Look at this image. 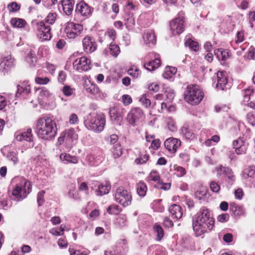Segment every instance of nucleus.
<instances>
[{"label":"nucleus","instance_id":"f257e3e1","mask_svg":"<svg viewBox=\"0 0 255 255\" xmlns=\"http://www.w3.org/2000/svg\"><path fill=\"white\" fill-rule=\"evenodd\" d=\"M214 225V220L208 209L202 208L193 218L192 227L197 236L204 234L206 229L211 230Z\"/></svg>","mask_w":255,"mask_h":255},{"label":"nucleus","instance_id":"f03ea898","mask_svg":"<svg viewBox=\"0 0 255 255\" xmlns=\"http://www.w3.org/2000/svg\"><path fill=\"white\" fill-rule=\"evenodd\" d=\"M36 131L39 138L44 140H51L54 138L57 133L56 124L49 117L39 118L36 121Z\"/></svg>","mask_w":255,"mask_h":255},{"label":"nucleus","instance_id":"7ed1b4c3","mask_svg":"<svg viewBox=\"0 0 255 255\" xmlns=\"http://www.w3.org/2000/svg\"><path fill=\"white\" fill-rule=\"evenodd\" d=\"M31 189L30 183L25 179L21 178L20 182L12 190L10 197L11 199L17 201L22 200L30 193Z\"/></svg>","mask_w":255,"mask_h":255},{"label":"nucleus","instance_id":"20e7f679","mask_svg":"<svg viewBox=\"0 0 255 255\" xmlns=\"http://www.w3.org/2000/svg\"><path fill=\"white\" fill-rule=\"evenodd\" d=\"M184 95L186 101L193 105L200 103L204 97L203 92L197 85L188 86Z\"/></svg>","mask_w":255,"mask_h":255},{"label":"nucleus","instance_id":"39448f33","mask_svg":"<svg viewBox=\"0 0 255 255\" xmlns=\"http://www.w3.org/2000/svg\"><path fill=\"white\" fill-rule=\"evenodd\" d=\"M86 124L89 128L99 132L102 131L105 125V119L103 115H89L86 121Z\"/></svg>","mask_w":255,"mask_h":255},{"label":"nucleus","instance_id":"423d86ee","mask_svg":"<svg viewBox=\"0 0 255 255\" xmlns=\"http://www.w3.org/2000/svg\"><path fill=\"white\" fill-rule=\"evenodd\" d=\"M115 199L117 203L126 207L131 204V195L124 187H120L116 191Z\"/></svg>","mask_w":255,"mask_h":255},{"label":"nucleus","instance_id":"0eeeda50","mask_svg":"<svg viewBox=\"0 0 255 255\" xmlns=\"http://www.w3.org/2000/svg\"><path fill=\"white\" fill-rule=\"evenodd\" d=\"M78 139V134L74 128H70L62 131L58 138V143L61 144L64 141L68 145H71Z\"/></svg>","mask_w":255,"mask_h":255},{"label":"nucleus","instance_id":"6e6552de","mask_svg":"<svg viewBox=\"0 0 255 255\" xmlns=\"http://www.w3.org/2000/svg\"><path fill=\"white\" fill-rule=\"evenodd\" d=\"M83 30L82 25L69 22L65 24L64 32L69 38H75L81 33Z\"/></svg>","mask_w":255,"mask_h":255},{"label":"nucleus","instance_id":"1a4fd4ad","mask_svg":"<svg viewBox=\"0 0 255 255\" xmlns=\"http://www.w3.org/2000/svg\"><path fill=\"white\" fill-rule=\"evenodd\" d=\"M143 112L139 108L131 109L126 117L127 121L133 127L137 125L139 120L143 117Z\"/></svg>","mask_w":255,"mask_h":255},{"label":"nucleus","instance_id":"9d476101","mask_svg":"<svg viewBox=\"0 0 255 255\" xmlns=\"http://www.w3.org/2000/svg\"><path fill=\"white\" fill-rule=\"evenodd\" d=\"M37 35L42 40H49L51 37L50 27L46 25L43 21L37 23Z\"/></svg>","mask_w":255,"mask_h":255},{"label":"nucleus","instance_id":"9b49d317","mask_svg":"<svg viewBox=\"0 0 255 255\" xmlns=\"http://www.w3.org/2000/svg\"><path fill=\"white\" fill-rule=\"evenodd\" d=\"M151 180L157 183V187L159 189L167 190L170 188L171 184L163 182L160 179L158 173L156 171H151L147 177V181Z\"/></svg>","mask_w":255,"mask_h":255},{"label":"nucleus","instance_id":"f8f14e48","mask_svg":"<svg viewBox=\"0 0 255 255\" xmlns=\"http://www.w3.org/2000/svg\"><path fill=\"white\" fill-rule=\"evenodd\" d=\"M91 61L83 56L76 59L73 63V67L78 71H88L91 68Z\"/></svg>","mask_w":255,"mask_h":255},{"label":"nucleus","instance_id":"ddd939ff","mask_svg":"<svg viewBox=\"0 0 255 255\" xmlns=\"http://www.w3.org/2000/svg\"><path fill=\"white\" fill-rule=\"evenodd\" d=\"M170 29L173 34H178L184 30V20L182 17H177L170 22Z\"/></svg>","mask_w":255,"mask_h":255},{"label":"nucleus","instance_id":"4468645a","mask_svg":"<svg viewBox=\"0 0 255 255\" xmlns=\"http://www.w3.org/2000/svg\"><path fill=\"white\" fill-rule=\"evenodd\" d=\"M217 176L220 177L223 175L226 177H227L228 181H234L235 180V176L231 168L229 167L220 165L216 168Z\"/></svg>","mask_w":255,"mask_h":255},{"label":"nucleus","instance_id":"2eb2a0df","mask_svg":"<svg viewBox=\"0 0 255 255\" xmlns=\"http://www.w3.org/2000/svg\"><path fill=\"white\" fill-rule=\"evenodd\" d=\"M82 42L84 50L86 53H91L96 50L97 44L93 37L86 36Z\"/></svg>","mask_w":255,"mask_h":255},{"label":"nucleus","instance_id":"dca6fc26","mask_svg":"<svg viewBox=\"0 0 255 255\" xmlns=\"http://www.w3.org/2000/svg\"><path fill=\"white\" fill-rule=\"evenodd\" d=\"M181 142L177 138L170 137L164 142L165 148L171 153H175L181 146Z\"/></svg>","mask_w":255,"mask_h":255},{"label":"nucleus","instance_id":"f3484780","mask_svg":"<svg viewBox=\"0 0 255 255\" xmlns=\"http://www.w3.org/2000/svg\"><path fill=\"white\" fill-rule=\"evenodd\" d=\"M144 43L149 46L154 45L156 42V36L152 30L145 31L142 35Z\"/></svg>","mask_w":255,"mask_h":255},{"label":"nucleus","instance_id":"a211bd4d","mask_svg":"<svg viewBox=\"0 0 255 255\" xmlns=\"http://www.w3.org/2000/svg\"><path fill=\"white\" fill-rule=\"evenodd\" d=\"M76 10L85 17H88L91 14L90 7L84 1H81L77 4Z\"/></svg>","mask_w":255,"mask_h":255},{"label":"nucleus","instance_id":"6ab92c4d","mask_svg":"<svg viewBox=\"0 0 255 255\" xmlns=\"http://www.w3.org/2000/svg\"><path fill=\"white\" fill-rule=\"evenodd\" d=\"M234 148L237 154H245L247 151V147L245 144V141L242 138H238L233 142Z\"/></svg>","mask_w":255,"mask_h":255},{"label":"nucleus","instance_id":"aec40b11","mask_svg":"<svg viewBox=\"0 0 255 255\" xmlns=\"http://www.w3.org/2000/svg\"><path fill=\"white\" fill-rule=\"evenodd\" d=\"M217 77L216 87L219 89L224 90L228 82L227 73L225 71H218Z\"/></svg>","mask_w":255,"mask_h":255},{"label":"nucleus","instance_id":"412c9836","mask_svg":"<svg viewBox=\"0 0 255 255\" xmlns=\"http://www.w3.org/2000/svg\"><path fill=\"white\" fill-rule=\"evenodd\" d=\"M13 66V60L11 57H4L0 63V70L7 73Z\"/></svg>","mask_w":255,"mask_h":255},{"label":"nucleus","instance_id":"4be33fe9","mask_svg":"<svg viewBox=\"0 0 255 255\" xmlns=\"http://www.w3.org/2000/svg\"><path fill=\"white\" fill-rule=\"evenodd\" d=\"M15 138L17 141H22L26 140L27 141H31L32 140V135L31 133V129L29 128L26 131L16 132L15 133Z\"/></svg>","mask_w":255,"mask_h":255},{"label":"nucleus","instance_id":"5701e85b","mask_svg":"<svg viewBox=\"0 0 255 255\" xmlns=\"http://www.w3.org/2000/svg\"><path fill=\"white\" fill-rule=\"evenodd\" d=\"M169 211L173 219H180L183 215L180 206L176 204L171 205L169 208Z\"/></svg>","mask_w":255,"mask_h":255},{"label":"nucleus","instance_id":"b1692460","mask_svg":"<svg viewBox=\"0 0 255 255\" xmlns=\"http://www.w3.org/2000/svg\"><path fill=\"white\" fill-rule=\"evenodd\" d=\"M61 4L63 10L65 14L67 15H70L73 10L74 1L72 0H62Z\"/></svg>","mask_w":255,"mask_h":255},{"label":"nucleus","instance_id":"393cba45","mask_svg":"<svg viewBox=\"0 0 255 255\" xmlns=\"http://www.w3.org/2000/svg\"><path fill=\"white\" fill-rule=\"evenodd\" d=\"M109 114L113 121L120 122L122 119L123 113L117 108H111L109 111Z\"/></svg>","mask_w":255,"mask_h":255},{"label":"nucleus","instance_id":"a878e982","mask_svg":"<svg viewBox=\"0 0 255 255\" xmlns=\"http://www.w3.org/2000/svg\"><path fill=\"white\" fill-rule=\"evenodd\" d=\"M30 92V88L29 85L27 82H23L17 85L16 96L17 97L22 94L27 95Z\"/></svg>","mask_w":255,"mask_h":255},{"label":"nucleus","instance_id":"bb28decb","mask_svg":"<svg viewBox=\"0 0 255 255\" xmlns=\"http://www.w3.org/2000/svg\"><path fill=\"white\" fill-rule=\"evenodd\" d=\"M52 97V93L45 88L42 89L38 94V99L42 102L50 100Z\"/></svg>","mask_w":255,"mask_h":255},{"label":"nucleus","instance_id":"cd10ccee","mask_svg":"<svg viewBox=\"0 0 255 255\" xmlns=\"http://www.w3.org/2000/svg\"><path fill=\"white\" fill-rule=\"evenodd\" d=\"M59 158L62 161L66 163L76 164L78 163V159L76 156H72L69 153H62L60 154Z\"/></svg>","mask_w":255,"mask_h":255},{"label":"nucleus","instance_id":"c85d7f7f","mask_svg":"<svg viewBox=\"0 0 255 255\" xmlns=\"http://www.w3.org/2000/svg\"><path fill=\"white\" fill-rule=\"evenodd\" d=\"M214 52L219 60L224 61L229 57V51L227 49H217L215 50Z\"/></svg>","mask_w":255,"mask_h":255},{"label":"nucleus","instance_id":"c756f323","mask_svg":"<svg viewBox=\"0 0 255 255\" xmlns=\"http://www.w3.org/2000/svg\"><path fill=\"white\" fill-rule=\"evenodd\" d=\"M18 152L16 149H12L10 150L7 155L6 158L9 161L11 162L12 164L15 165L19 162L17 157Z\"/></svg>","mask_w":255,"mask_h":255},{"label":"nucleus","instance_id":"7c9ffc66","mask_svg":"<svg viewBox=\"0 0 255 255\" xmlns=\"http://www.w3.org/2000/svg\"><path fill=\"white\" fill-rule=\"evenodd\" d=\"M111 189L110 184L106 182L105 184L98 185V190L97 191V194L99 196L108 194Z\"/></svg>","mask_w":255,"mask_h":255},{"label":"nucleus","instance_id":"2f4dec72","mask_svg":"<svg viewBox=\"0 0 255 255\" xmlns=\"http://www.w3.org/2000/svg\"><path fill=\"white\" fill-rule=\"evenodd\" d=\"M232 210L234 214L236 216L240 217L246 215V209L242 205L235 204L233 205Z\"/></svg>","mask_w":255,"mask_h":255},{"label":"nucleus","instance_id":"473e14b6","mask_svg":"<svg viewBox=\"0 0 255 255\" xmlns=\"http://www.w3.org/2000/svg\"><path fill=\"white\" fill-rule=\"evenodd\" d=\"M160 60L158 58H155L154 60L145 64L144 67L148 71H151L159 67Z\"/></svg>","mask_w":255,"mask_h":255},{"label":"nucleus","instance_id":"72a5a7b5","mask_svg":"<svg viewBox=\"0 0 255 255\" xmlns=\"http://www.w3.org/2000/svg\"><path fill=\"white\" fill-rule=\"evenodd\" d=\"M176 72L177 69L175 67L171 66H167L165 68L162 76L164 77V78L169 79L171 78L172 76L175 74Z\"/></svg>","mask_w":255,"mask_h":255},{"label":"nucleus","instance_id":"f704fd0d","mask_svg":"<svg viewBox=\"0 0 255 255\" xmlns=\"http://www.w3.org/2000/svg\"><path fill=\"white\" fill-rule=\"evenodd\" d=\"M185 45L186 47H189V48L194 51H197L199 49L198 43L190 38H188L185 42Z\"/></svg>","mask_w":255,"mask_h":255},{"label":"nucleus","instance_id":"c9c22d12","mask_svg":"<svg viewBox=\"0 0 255 255\" xmlns=\"http://www.w3.org/2000/svg\"><path fill=\"white\" fill-rule=\"evenodd\" d=\"M136 190L138 194L141 196L143 197L145 195L147 187L146 184L142 181H140L137 184Z\"/></svg>","mask_w":255,"mask_h":255},{"label":"nucleus","instance_id":"e433bc0d","mask_svg":"<svg viewBox=\"0 0 255 255\" xmlns=\"http://www.w3.org/2000/svg\"><path fill=\"white\" fill-rule=\"evenodd\" d=\"M242 176L245 179H255V170L253 168L248 167L245 169Z\"/></svg>","mask_w":255,"mask_h":255},{"label":"nucleus","instance_id":"4c0bfd02","mask_svg":"<svg viewBox=\"0 0 255 255\" xmlns=\"http://www.w3.org/2000/svg\"><path fill=\"white\" fill-rule=\"evenodd\" d=\"M10 23L14 27L21 28L25 25L26 22L22 19L14 17L11 19Z\"/></svg>","mask_w":255,"mask_h":255},{"label":"nucleus","instance_id":"58836bf2","mask_svg":"<svg viewBox=\"0 0 255 255\" xmlns=\"http://www.w3.org/2000/svg\"><path fill=\"white\" fill-rule=\"evenodd\" d=\"M88 84L86 82L85 88L88 93L96 94L99 92V88L94 84H91L89 81L88 82Z\"/></svg>","mask_w":255,"mask_h":255},{"label":"nucleus","instance_id":"ea45409f","mask_svg":"<svg viewBox=\"0 0 255 255\" xmlns=\"http://www.w3.org/2000/svg\"><path fill=\"white\" fill-rule=\"evenodd\" d=\"M66 226L64 225H61L59 228H53L50 230V234L54 236H60L63 234Z\"/></svg>","mask_w":255,"mask_h":255},{"label":"nucleus","instance_id":"a19ab883","mask_svg":"<svg viewBox=\"0 0 255 255\" xmlns=\"http://www.w3.org/2000/svg\"><path fill=\"white\" fill-rule=\"evenodd\" d=\"M107 211L110 214L117 215L121 212L122 210L118 205H112L107 208Z\"/></svg>","mask_w":255,"mask_h":255},{"label":"nucleus","instance_id":"79ce46f5","mask_svg":"<svg viewBox=\"0 0 255 255\" xmlns=\"http://www.w3.org/2000/svg\"><path fill=\"white\" fill-rule=\"evenodd\" d=\"M166 123L169 129L171 131H174L177 129L175 122L171 117H168Z\"/></svg>","mask_w":255,"mask_h":255},{"label":"nucleus","instance_id":"37998d69","mask_svg":"<svg viewBox=\"0 0 255 255\" xmlns=\"http://www.w3.org/2000/svg\"><path fill=\"white\" fill-rule=\"evenodd\" d=\"M122 148L120 145L117 144L114 146L113 153L115 158H119L122 154Z\"/></svg>","mask_w":255,"mask_h":255},{"label":"nucleus","instance_id":"c03bdc74","mask_svg":"<svg viewBox=\"0 0 255 255\" xmlns=\"http://www.w3.org/2000/svg\"><path fill=\"white\" fill-rule=\"evenodd\" d=\"M128 74L134 78H137L140 75V71L136 66H132L128 69Z\"/></svg>","mask_w":255,"mask_h":255},{"label":"nucleus","instance_id":"a18cd8bd","mask_svg":"<svg viewBox=\"0 0 255 255\" xmlns=\"http://www.w3.org/2000/svg\"><path fill=\"white\" fill-rule=\"evenodd\" d=\"M109 49L111 54L114 57H117L120 52L119 47L117 45L112 44V43H111Z\"/></svg>","mask_w":255,"mask_h":255},{"label":"nucleus","instance_id":"49530a36","mask_svg":"<svg viewBox=\"0 0 255 255\" xmlns=\"http://www.w3.org/2000/svg\"><path fill=\"white\" fill-rule=\"evenodd\" d=\"M154 230L157 234V240L160 241L164 235V232L162 228L158 225L154 226Z\"/></svg>","mask_w":255,"mask_h":255},{"label":"nucleus","instance_id":"de8ad7c7","mask_svg":"<svg viewBox=\"0 0 255 255\" xmlns=\"http://www.w3.org/2000/svg\"><path fill=\"white\" fill-rule=\"evenodd\" d=\"M61 91L65 96H70L74 94L75 89L72 88L69 86L66 85L63 87Z\"/></svg>","mask_w":255,"mask_h":255},{"label":"nucleus","instance_id":"09e8293b","mask_svg":"<svg viewBox=\"0 0 255 255\" xmlns=\"http://www.w3.org/2000/svg\"><path fill=\"white\" fill-rule=\"evenodd\" d=\"M50 81L49 78L47 77H37L35 78V82L39 85H46Z\"/></svg>","mask_w":255,"mask_h":255},{"label":"nucleus","instance_id":"8fccbe9b","mask_svg":"<svg viewBox=\"0 0 255 255\" xmlns=\"http://www.w3.org/2000/svg\"><path fill=\"white\" fill-rule=\"evenodd\" d=\"M56 16V13L55 12L49 13L45 18V22L50 24H53L55 21Z\"/></svg>","mask_w":255,"mask_h":255},{"label":"nucleus","instance_id":"3c124183","mask_svg":"<svg viewBox=\"0 0 255 255\" xmlns=\"http://www.w3.org/2000/svg\"><path fill=\"white\" fill-rule=\"evenodd\" d=\"M174 107L171 106L168 108L167 107V105L164 102H162L160 104V109H158V111L159 113H163L165 111H168L169 112L174 110Z\"/></svg>","mask_w":255,"mask_h":255},{"label":"nucleus","instance_id":"603ef678","mask_svg":"<svg viewBox=\"0 0 255 255\" xmlns=\"http://www.w3.org/2000/svg\"><path fill=\"white\" fill-rule=\"evenodd\" d=\"M165 93L167 99L172 100L175 96L174 91L170 87H167L165 91Z\"/></svg>","mask_w":255,"mask_h":255},{"label":"nucleus","instance_id":"864d4df0","mask_svg":"<svg viewBox=\"0 0 255 255\" xmlns=\"http://www.w3.org/2000/svg\"><path fill=\"white\" fill-rule=\"evenodd\" d=\"M248 123L252 126H255V113H249L247 115Z\"/></svg>","mask_w":255,"mask_h":255},{"label":"nucleus","instance_id":"5fc2aeb1","mask_svg":"<svg viewBox=\"0 0 255 255\" xmlns=\"http://www.w3.org/2000/svg\"><path fill=\"white\" fill-rule=\"evenodd\" d=\"M7 8L9 12H15L20 9V5L16 2H12L8 5Z\"/></svg>","mask_w":255,"mask_h":255},{"label":"nucleus","instance_id":"6e6d98bb","mask_svg":"<svg viewBox=\"0 0 255 255\" xmlns=\"http://www.w3.org/2000/svg\"><path fill=\"white\" fill-rule=\"evenodd\" d=\"M135 24V20L132 15H128L126 18L125 24L127 27L131 28Z\"/></svg>","mask_w":255,"mask_h":255},{"label":"nucleus","instance_id":"4d7b16f0","mask_svg":"<svg viewBox=\"0 0 255 255\" xmlns=\"http://www.w3.org/2000/svg\"><path fill=\"white\" fill-rule=\"evenodd\" d=\"M174 167V170L176 171L175 173L177 175V176L182 177L185 174V170L182 167L175 165Z\"/></svg>","mask_w":255,"mask_h":255},{"label":"nucleus","instance_id":"13d9d810","mask_svg":"<svg viewBox=\"0 0 255 255\" xmlns=\"http://www.w3.org/2000/svg\"><path fill=\"white\" fill-rule=\"evenodd\" d=\"M78 118L77 115L73 113L71 114L69 117V123L71 125H76L78 124Z\"/></svg>","mask_w":255,"mask_h":255},{"label":"nucleus","instance_id":"bf43d9fd","mask_svg":"<svg viewBox=\"0 0 255 255\" xmlns=\"http://www.w3.org/2000/svg\"><path fill=\"white\" fill-rule=\"evenodd\" d=\"M68 195L69 197V198H71L75 199L78 198V195L75 187H72L70 189L68 193Z\"/></svg>","mask_w":255,"mask_h":255},{"label":"nucleus","instance_id":"052dcab7","mask_svg":"<svg viewBox=\"0 0 255 255\" xmlns=\"http://www.w3.org/2000/svg\"><path fill=\"white\" fill-rule=\"evenodd\" d=\"M246 56L248 59H254L255 58V48L251 46L249 49Z\"/></svg>","mask_w":255,"mask_h":255},{"label":"nucleus","instance_id":"680f3d73","mask_svg":"<svg viewBox=\"0 0 255 255\" xmlns=\"http://www.w3.org/2000/svg\"><path fill=\"white\" fill-rule=\"evenodd\" d=\"M254 89L251 87H249L244 90L245 95L244 99L245 101H248L250 99L251 95L253 93Z\"/></svg>","mask_w":255,"mask_h":255},{"label":"nucleus","instance_id":"e2e57ef3","mask_svg":"<svg viewBox=\"0 0 255 255\" xmlns=\"http://www.w3.org/2000/svg\"><path fill=\"white\" fill-rule=\"evenodd\" d=\"M127 217L125 215H121L117 218L118 223L121 227L125 225Z\"/></svg>","mask_w":255,"mask_h":255},{"label":"nucleus","instance_id":"0e129e2a","mask_svg":"<svg viewBox=\"0 0 255 255\" xmlns=\"http://www.w3.org/2000/svg\"><path fill=\"white\" fill-rule=\"evenodd\" d=\"M139 101L146 107L149 106L151 104L150 101L149 99L147 98L145 95H142L140 98Z\"/></svg>","mask_w":255,"mask_h":255},{"label":"nucleus","instance_id":"69168bd1","mask_svg":"<svg viewBox=\"0 0 255 255\" xmlns=\"http://www.w3.org/2000/svg\"><path fill=\"white\" fill-rule=\"evenodd\" d=\"M160 144L161 142L160 140L158 139H155L154 138L151 143L150 147L154 150H156L159 147Z\"/></svg>","mask_w":255,"mask_h":255},{"label":"nucleus","instance_id":"338daca9","mask_svg":"<svg viewBox=\"0 0 255 255\" xmlns=\"http://www.w3.org/2000/svg\"><path fill=\"white\" fill-rule=\"evenodd\" d=\"M148 159V156L144 154L142 157L140 156L139 158L135 159V162L137 164H141L144 163Z\"/></svg>","mask_w":255,"mask_h":255},{"label":"nucleus","instance_id":"774afa93","mask_svg":"<svg viewBox=\"0 0 255 255\" xmlns=\"http://www.w3.org/2000/svg\"><path fill=\"white\" fill-rule=\"evenodd\" d=\"M210 186L211 189L214 192L217 193L220 190V186L219 185V184L217 182H216L215 181L211 182V183H210Z\"/></svg>","mask_w":255,"mask_h":255}]
</instances>
